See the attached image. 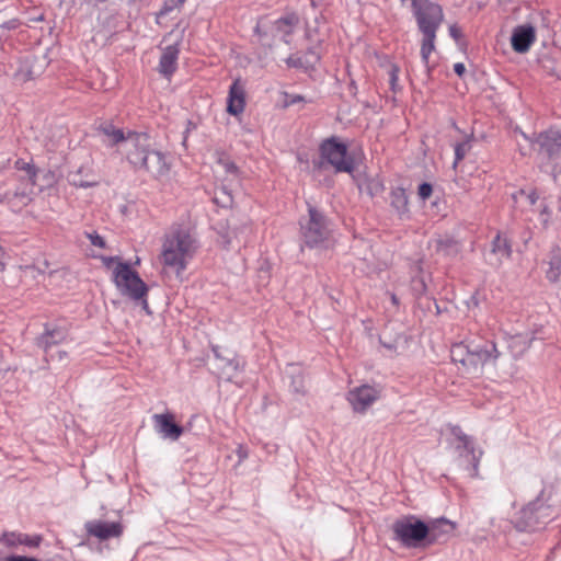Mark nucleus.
<instances>
[{
    "label": "nucleus",
    "instance_id": "23",
    "mask_svg": "<svg viewBox=\"0 0 561 561\" xmlns=\"http://www.w3.org/2000/svg\"><path fill=\"white\" fill-rule=\"evenodd\" d=\"M300 23V16L297 12H287L284 16L277 19L274 23L275 28L283 35L284 42L288 43L287 37L290 36Z\"/></svg>",
    "mask_w": 561,
    "mask_h": 561
},
{
    "label": "nucleus",
    "instance_id": "8",
    "mask_svg": "<svg viewBox=\"0 0 561 561\" xmlns=\"http://www.w3.org/2000/svg\"><path fill=\"white\" fill-rule=\"evenodd\" d=\"M525 138L542 162L550 163L561 156V131L556 127L534 133L531 137Z\"/></svg>",
    "mask_w": 561,
    "mask_h": 561
},
{
    "label": "nucleus",
    "instance_id": "12",
    "mask_svg": "<svg viewBox=\"0 0 561 561\" xmlns=\"http://www.w3.org/2000/svg\"><path fill=\"white\" fill-rule=\"evenodd\" d=\"M380 397V391L370 385L355 387L347 392V401L357 413L366 412Z\"/></svg>",
    "mask_w": 561,
    "mask_h": 561
},
{
    "label": "nucleus",
    "instance_id": "37",
    "mask_svg": "<svg viewBox=\"0 0 561 561\" xmlns=\"http://www.w3.org/2000/svg\"><path fill=\"white\" fill-rule=\"evenodd\" d=\"M299 102H305V98L302 95L285 93V95H284V106L285 107L291 106Z\"/></svg>",
    "mask_w": 561,
    "mask_h": 561
},
{
    "label": "nucleus",
    "instance_id": "1",
    "mask_svg": "<svg viewBox=\"0 0 561 561\" xmlns=\"http://www.w3.org/2000/svg\"><path fill=\"white\" fill-rule=\"evenodd\" d=\"M393 538L404 547L416 548L423 542L430 546L438 541L440 533H451L455 524L440 518L433 525H428L414 515H405L396 519L391 526Z\"/></svg>",
    "mask_w": 561,
    "mask_h": 561
},
{
    "label": "nucleus",
    "instance_id": "32",
    "mask_svg": "<svg viewBox=\"0 0 561 561\" xmlns=\"http://www.w3.org/2000/svg\"><path fill=\"white\" fill-rule=\"evenodd\" d=\"M2 188H3V185H0V203L1 204H8V205H11L12 201L14 198H21L22 199V205H26L27 202L30 201L27 194L25 192H2Z\"/></svg>",
    "mask_w": 561,
    "mask_h": 561
},
{
    "label": "nucleus",
    "instance_id": "11",
    "mask_svg": "<svg viewBox=\"0 0 561 561\" xmlns=\"http://www.w3.org/2000/svg\"><path fill=\"white\" fill-rule=\"evenodd\" d=\"M309 219L301 226V234L305 243L309 247H316L328 239L329 230L324 216L313 206L308 208Z\"/></svg>",
    "mask_w": 561,
    "mask_h": 561
},
{
    "label": "nucleus",
    "instance_id": "2",
    "mask_svg": "<svg viewBox=\"0 0 561 561\" xmlns=\"http://www.w3.org/2000/svg\"><path fill=\"white\" fill-rule=\"evenodd\" d=\"M197 245L190 230L182 225L173 226L162 238L159 262L163 272L181 275L194 256Z\"/></svg>",
    "mask_w": 561,
    "mask_h": 561
},
{
    "label": "nucleus",
    "instance_id": "19",
    "mask_svg": "<svg viewBox=\"0 0 561 561\" xmlns=\"http://www.w3.org/2000/svg\"><path fill=\"white\" fill-rule=\"evenodd\" d=\"M179 54L180 48L178 44L169 45L162 50L158 70L168 79L176 71Z\"/></svg>",
    "mask_w": 561,
    "mask_h": 561
},
{
    "label": "nucleus",
    "instance_id": "40",
    "mask_svg": "<svg viewBox=\"0 0 561 561\" xmlns=\"http://www.w3.org/2000/svg\"><path fill=\"white\" fill-rule=\"evenodd\" d=\"M236 451H237V455H238V458H239L238 463H241L249 456V449L243 444H239Z\"/></svg>",
    "mask_w": 561,
    "mask_h": 561
},
{
    "label": "nucleus",
    "instance_id": "22",
    "mask_svg": "<svg viewBox=\"0 0 561 561\" xmlns=\"http://www.w3.org/2000/svg\"><path fill=\"white\" fill-rule=\"evenodd\" d=\"M96 131L105 136L110 145L113 147L121 142H125L128 138L127 131L125 133L123 128L116 127L113 121H102L96 126Z\"/></svg>",
    "mask_w": 561,
    "mask_h": 561
},
{
    "label": "nucleus",
    "instance_id": "41",
    "mask_svg": "<svg viewBox=\"0 0 561 561\" xmlns=\"http://www.w3.org/2000/svg\"><path fill=\"white\" fill-rule=\"evenodd\" d=\"M21 25V21L19 19H11L4 22L1 27L5 30H15Z\"/></svg>",
    "mask_w": 561,
    "mask_h": 561
},
{
    "label": "nucleus",
    "instance_id": "48",
    "mask_svg": "<svg viewBox=\"0 0 561 561\" xmlns=\"http://www.w3.org/2000/svg\"><path fill=\"white\" fill-rule=\"evenodd\" d=\"M540 214H541V215H546V214H548V206H546V205H545V206L541 208Z\"/></svg>",
    "mask_w": 561,
    "mask_h": 561
},
{
    "label": "nucleus",
    "instance_id": "16",
    "mask_svg": "<svg viewBox=\"0 0 561 561\" xmlns=\"http://www.w3.org/2000/svg\"><path fill=\"white\" fill-rule=\"evenodd\" d=\"M320 60L321 54L318 51L316 47H310L301 55L299 53L291 54L286 59V65L289 68L304 69L308 71L314 70L316 66L320 62Z\"/></svg>",
    "mask_w": 561,
    "mask_h": 561
},
{
    "label": "nucleus",
    "instance_id": "27",
    "mask_svg": "<svg viewBox=\"0 0 561 561\" xmlns=\"http://www.w3.org/2000/svg\"><path fill=\"white\" fill-rule=\"evenodd\" d=\"M14 169L25 173L23 182L26 185L34 187L37 184L38 169L35 167L33 162H27L24 159L19 158L14 162Z\"/></svg>",
    "mask_w": 561,
    "mask_h": 561
},
{
    "label": "nucleus",
    "instance_id": "17",
    "mask_svg": "<svg viewBox=\"0 0 561 561\" xmlns=\"http://www.w3.org/2000/svg\"><path fill=\"white\" fill-rule=\"evenodd\" d=\"M85 529L89 536H93L100 540L119 537L123 533V526L118 522H89L85 524Z\"/></svg>",
    "mask_w": 561,
    "mask_h": 561
},
{
    "label": "nucleus",
    "instance_id": "34",
    "mask_svg": "<svg viewBox=\"0 0 561 561\" xmlns=\"http://www.w3.org/2000/svg\"><path fill=\"white\" fill-rule=\"evenodd\" d=\"M185 1L186 0H165L159 12V15H164L173 9L182 7Z\"/></svg>",
    "mask_w": 561,
    "mask_h": 561
},
{
    "label": "nucleus",
    "instance_id": "39",
    "mask_svg": "<svg viewBox=\"0 0 561 561\" xmlns=\"http://www.w3.org/2000/svg\"><path fill=\"white\" fill-rule=\"evenodd\" d=\"M449 34L456 42H459L460 39L463 38L462 30L457 24H453L449 26Z\"/></svg>",
    "mask_w": 561,
    "mask_h": 561
},
{
    "label": "nucleus",
    "instance_id": "33",
    "mask_svg": "<svg viewBox=\"0 0 561 561\" xmlns=\"http://www.w3.org/2000/svg\"><path fill=\"white\" fill-rule=\"evenodd\" d=\"M454 149H455V161H454V168L457 167L458 163H460L467 152L469 151L470 149V145L468 141H461V142H457L455 146H454Z\"/></svg>",
    "mask_w": 561,
    "mask_h": 561
},
{
    "label": "nucleus",
    "instance_id": "45",
    "mask_svg": "<svg viewBox=\"0 0 561 561\" xmlns=\"http://www.w3.org/2000/svg\"><path fill=\"white\" fill-rule=\"evenodd\" d=\"M254 33L255 35H257L260 38L263 37V35H265V33L262 31L260 24H256V26L254 27Z\"/></svg>",
    "mask_w": 561,
    "mask_h": 561
},
{
    "label": "nucleus",
    "instance_id": "36",
    "mask_svg": "<svg viewBox=\"0 0 561 561\" xmlns=\"http://www.w3.org/2000/svg\"><path fill=\"white\" fill-rule=\"evenodd\" d=\"M398 79H399V67L397 65H392L389 71V83L390 89L392 92H397V85H398Z\"/></svg>",
    "mask_w": 561,
    "mask_h": 561
},
{
    "label": "nucleus",
    "instance_id": "31",
    "mask_svg": "<svg viewBox=\"0 0 561 561\" xmlns=\"http://www.w3.org/2000/svg\"><path fill=\"white\" fill-rule=\"evenodd\" d=\"M364 190L370 197H375L385 191V185L378 178H367L364 182Z\"/></svg>",
    "mask_w": 561,
    "mask_h": 561
},
{
    "label": "nucleus",
    "instance_id": "15",
    "mask_svg": "<svg viewBox=\"0 0 561 561\" xmlns=\"http://www.w3.org/2000/svg\"><path fill=\"white\" fill-rule=\"evenodd\" d=\"M170 169L171 165L167 161L165 154L153 149L150 157L147 158L146 167H142L139 171L149 173L156 180H161L169 174Z\"/></svg>",
    "mask_w": 561,
    "mask_h": 561
},
{
    "label": "nucleus",
    "instance_id": "26",
    "mask_svg": "<svg viewBox=\"0 0 561 561\" xmlns=\"http://www.w3.org/2000/svg\"><path fill=\"white\" fill-rule=\"evenodd\" d=\"M435 251L444 256H455L460 252V242L453 236L439 237L435 240Z\"/></svg>",
    "mask_w": 561,
    "mask_h": 561
},
{
    "label": "nucleus",
    "instance_id": "5",
    "mask_svg": "<svg viewBox=\"0 0 561 561\" xmlns=\"http://www.w3.org/2000/svg\"><path fill=\"white\" fill-rule=\"evenodd\" d=\"M314 170H323L332 167L335 173L352 174L355 170V161L348 153L346 144L336 136L323 139L319 145V160L312 162Z\"/></svg>",
    "mask_w": 561,
    "mask_h": 561
},
{
    "label": "nucleus",
    "instance_id": "10",
    "mask_svg": "<svg viewBox=\"0 0 561 561\" xmlns=\"http://www.w3.org/2000/svg\"><path fill=\"white\" fill-rule=\"evenodd\" d=\"M448 428L454 436L451 444L459 451V467L470 477H476L478 474L479 456L476 454L471 438L458 425H449Z\"/></svg>",
    "mask_w": 561,
    "mask_h": 561
},
{
    "label": "nucleus",
    "instance_id": "7",
    "mask_svg": "<svg viewBox=\"0 0 561 561\" xmlns=\"http://www.w3.org/2000/svg\"><path fill=\"white\" fill-rule=\"evenodd\" d=\"M541 492L518 513L517 527L522 530H535L554 518L551 505Z\"/></svg>",
    "mask_w": 561,
    "mask_h": 561
},
{
    "label": "nucleus",
    "instance_id": "13",
    "mask_svg": "<svg viewBox=\"0 0 561 561\" xmlns=\"http://www.w3.org/2000/svg\"><path fill=\"white\" fill-rule=\"evenodd\" d=\"M44 70L43 62L36 56H26L19 61V67L14 72V79L20 83L34 80L42 75Z\"/></svg>",
    "mask_w": 561,
    "mask_h": 561
},
{
    "label": "nucleus",
    "instance_id": "6",
    "mask_svg": "<svg viewBox=\"0 0 561 561\" xmlns=\"http://www.w3.org/2000/svg\"><path fill=\"white\" fill-rule=\"evenodd\" d=\"M113 282L121 293L133 300H141L145 309L148 308V285L141 279L138 272L126 262H117L113 270Z\"/></svg>",
    "mask_w": 561,
    "mask_h": 561
},
{
    "label": "nucleus",
    "instance_id": "18",
    "mask_svg": "<svg viewBox=\"0 0 561 561\" xmlns=\"http://www.w3.org/2000/svg\"><path fill=\"white\" fill-rule=\"evenodd\" d=\"M536 33L531 25H520L514 28L511 44L516 53H526L535 42Z\"/></svg>",
    "mask_w": 561,
    "mask_h": 561
},
{
    "label": "nucleus",
    "instance_id": "28",
    "mask_svg": "<svg viewBox=\"0 0 561 561\" xmlns=\"http://www.w3.org/2000/svg\"><path fill=\"white\" fill-rule=\"evenodd\" d=\"M391 207L396 209L399 215H404L409 210V197L405 188L394 187L390 192Z\"/></svg>",
    "mask_w": 561,
    "mask_h": 561
},
{
    "label": "nucleus",
    "instance_id": "20",
    "mask_svg": "<svg viewBox=\"0 0 561 561\" xmlns=\"http://www.w3.org/2000/svg\"><path fill=\"white\" fill-rule=\"evenodd\" d=\"M69 335L68 329L64 327L49 328L45 325V331L37 339V344L44 350L45 353L54 346L67 340Z\"/></svg>",
    "mask_w": 561,
    "mask_h": 561
},
{
    "label": "nucleus",
    "instance_id": "9",
    "mask_svg": "<svg viewBox=\"0 0 561 561\" xmlns=\"http://www.w3.org/2000/svg\"><path fill=\"white\" fill-rule=\"evenodd\" d=\"M123 153L126 161L135 171L146 167L147 158L152 152L150 136L148 133L127 130Z\"/></svg>",
    "mask_w": 561,
    "mask_h": 561
},
{
    "label": "nucleus",
    "instance_id": "21",
    "mask_svg": "<svg viewBox=\"0 0 561 561\" xmlns=\"http://www.w3.org/2000/svg\"><path fill=\"white\" fill-rule=\"evenodd\" d=\"M245 107V93L240 81L237 79L230 87L229 98L227 104V112L231 115H238L243 112Z\"/></svg>",
    "mask_w": 561,
    "mask_h": 561
},
{
    "label": "nucleus",
    "instance_id": "29",
    "mask_svg": "<svg viewBox=\"0 0 561 561\" xmlns=\"http://www.w3.org/2000/svg\"><path fill=\"white\" fill-rule=\"evenodd\" d=\"M491 252L493 254L500 255L502 257H511L512 255V241L506 236H504L501 231H497L492 243H491Z\"/></svg>",
    "mask_w": 561,
    "mask_h": 561
},
{
    "label": "nucleus",
    "instance_id": "47",
    "mask_svg": "<svg viewBox=\"0 0 561 561\" xmlns=\"http://www.w3.org/2000/svg\"><path fill=\"white\" fill-rule=\"evenodd\" d=\"M390 298H391V301H392L393 305L399 306V299L396 296V294L391 293L390 294Z\"/></svg>",
    "mask_w": 561,
    "mask_h": 561
},
{
    "label": "nucleus",
    "instance_id": "42",
    "mask_svg": "<svg viewBox=\"0 0 561 561\" xmlns=\"http://www.w3.org/2000/svg\"><path fill=\"white\" fill-rule=\"evenodd\" d=\"M102 263L105 267L110 268L113 263L121 262L117 256H101Z\"/></svg>",
    "mask_w": 561,
    "mask_h": 561
},
{
    "label": "nucleus",
    "instance_id": "44",
    "mask_svg": "<svg viewBox=\"0 0 561 561\" xmlns=\"http://www.w3.org/2000/svg\"><path fill=\"white\" fill-rule=\"evenodd\" d=\"M8 561H38L34 558H27V557H11L8 559Z\"/></svg>",
    "mask_w": 561,
    "mask_h": 561
},
{
    "label": "nucleus",
    "instance_id": "38",
    "mask_svg": "<svg viewBox=\"0 0 561 561\" xmlns=\"http://www.w3.org/2000/svg\"><path fill=\"white\" fill-rule=\"evenodd\" d=\"M87 237L89 238V240L91 241V243L98 248H106V242L105 240L96 232V231H93L91 233H88Z\"/></svg>",
    "mask_w": 561,
    "mask_h": 561
},
{
    "label": "nucleus",
    "instance_id": "4",
    "mask_svg": "<svg viewBox=\"0 0 561 561\" xmlns=\"http://www.w3.org/2000/svg\"><path fill=\"white\" fill-rule=\"evenodd\" d=\"M405 0H401L403 3ZM417 28L422 34L421 58L428 67L430 55L435 50L436 34L444 22L443 7L431 0H410Z\"/></svg>",
    "mask_w": 561,
    "mask_h": 561
},
{
    "label": "nucleus",
    "instance_id": "43",
    "mask_svg": "<svg viewBox=\"0 0 561 561\" xmlns=\"http://www.w3.org/2000/svg\"><path fill=\"white\" fill-rule=\"evenodd\" d=\"M454 71L459 76V77H462L463 73L466 72V67L461 62H458V64H455L454 65Z\"/></svg>",
    "mask_w": 561,
    "mask_h": 561
},
{
    "label": "nucleus",
    "instance_id": "30",
    "mask_svg": "<svg viewBox=\"0 0 561 561\" xmlns=\"http://www.w3.org/2000/svg\"><path fill=\"white\" fill-rule=\"evenodd\" d=\"M216 156H217V162L224 167L225 171L228 174H231L234 178H239L240 169L226 151H224V150L217 151Z\"/></svg>",
    "mask_w": 561,
    "mask_h": 561
},
{
    "label": "nucleus",
    "instance_id": "25",
    "mask_svg": "<svg viewBox=\"0 0 561 561\" xmlns=\"http://www.w3.org/2000/svg\"><path fill=\"white\" fill-rule=\"evenodd\" d=\"M539 198L540 194L536 186L519 188L518 191L512 194V199L514 202L515 207H517L519 204L533 207L537 204Z\"/></svg>",
    "mask_w": 561,
    "mask_h": 561
},
{
    "label": "nucleus",
    "instance_id": "46",
    "mask_svg": "<svg viewBox=\"0 0 561 561\" xmlns=\"http://www.w3.org/2000/svg\"><path fill=\"white\" fill-rule=\"evenodd\" d=\"M4 255V250L2 247H0V271H3L4 270V263L2 262V257Z\"/></svg>",
    "mask_w": 561,
    "mask_h": 561
},
{
    "label": "nucleus",
    "instance_id": "14",
    "mask_svg": "<svg viewBox=\"0 0 561 561\" xmlns=\"http://www.w3.org/2000/svg\"><path fill=\"white\" fill-rule=\"evenodd\" d=\"M156 430L165 438L176 440L183 434V427L175 422V415L172 412L154 414L152 416Z\"/></svg>",
    "mask_w": 561,
    "mask_h": 561
},
{
    "label": "nucleus",
    "instance_id": "3",
    "mask_svg": "<svg viewBox=\"0 0 561 561\" xmlns=\"http://www.w3.org/2000/svg\"><path fill=\"white\" fill-rule=\"evenodd\" d=\"M501 356L496 343L493 340L482 344L474 340L454 343L450 347V358L459 366L462 374L480 376L483 367L489 363H495Z\"/></svg>",
    "mask_w": 561,
    "mask_h": 561
},
{
    "label": "nucleus",
    "instance_id": "24",
    "mask_svg": "<svg viewBox=\"0 0 561 561\" xmlns=\"http://www.w3.org/2000/svg\"><path fill=\"white\" fill-rule=\"evenodd\" d=\"M548 270L546 271V277L551 283H557L561 276V248L554 245L548 253Z\"/></svg>",
    "mask_w": 561,
    "mask_h": 561
},
{
    "label": "nucleus",
    "instance_id": "49",
    "mask_svg": "<svg viewBox=\"0 0 561 561\" xmlns=\"http://www.w3.org/2000/svg\"><path fill=\"white\" fill-rule=\"evenodd\" d=\"M422 286H423V289L425 290L426 289V286H425V283L422 282Z\"/></svg>",
    "mask_w": 561,
    "mask_h": 561
},
{
    "label": "nucleus",
    "instance_id": "35",
    "mask_svg": "<svg viewBox=\"0 0 561 561\" xmlns=\"http://www.w3.org/2000/svg\"><path fill=\"white\" fill-rule=\"evenodd\" d=\"M433 193V185L428 182H423L417 187V194L421 199L425 201L431 197Z\"/></svg>",
    "mask_w": 561,
    "mask_h": 561
}]
</instances>
